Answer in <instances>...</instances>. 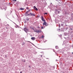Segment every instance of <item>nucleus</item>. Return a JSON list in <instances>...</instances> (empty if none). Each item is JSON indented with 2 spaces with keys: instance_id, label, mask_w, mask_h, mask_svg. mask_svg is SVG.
Returning <instances> with one entry per match:
<instances>
[{
  "instance_id": "1",
  "label": "nucleus",
  "mask_w": 73,
  "mask_h": 73,
  "mask_svg": "<svg viewBox=\"0 0 73 73\" xmlns=\"http://www.w3.org/2000/svg\"><path fill=\"white\" fill-rule=\"evenodd\" d=\"M25 16H35V14H33L32 13H31L29 14H28V11L25 14Z\"/></svg>"
},
{
  "instance_id": "2",
  "label": "nucleus",
  "mask_w": 73,
  "mask_h": 73,
  "mask_svg": "<svg viewBox=\"0 0 73 73\" xmlns=\"http://www.w3.org/2000/svg\"><path fill=\"white\" fill-rule=\"evenodd\" d=\"M69 28H70L69 29V31H68V33H69L70 31H72L73 30V26H69Z\"/></svg>"
},
{
  "instance_id": "3",
  "label": "nucleus",
  "mask_w": 73,
  "mask_h": 73,
  "mask_svg": "<svg viewBox=\"0 0 73 73\" xmlns=\"http://www.w3.org/2000/svg\"><path fill=\"white\" fill-rule=\"evenodd\" d=\"M35 32H36V33H41V32H42L41 30V29H39V30H36V31H35Z\"/></svg>"
},
{
  "instance_id": "4",
  "label": "nucleus",
  "mask_w": 73,
  "mask_h": 73,
  "mask_svg": "<svg viewBox=\"0 0 73 73\" xmlns=\"http://www.w3.org/2000/svg\"><path fill=\"white\" fill-rule=\"evenodd\" d=\"M69 38L68 37H67V38H66V43H68V42H69Z\"/></svg>"
},
{
  "instance_id": "5",
  "label": "nucleus",
  "mask_w": 73,
  "mask_h": 73,
  "mask_svg": "<svg viewBox=\"0 0 73 73\" xmlns=\"http://www.w3.org/2000/svg\"><path fill=\"white\" fill-rule=\"evenodd\" d=\"M55 15H58V10L55 9Z\"/></svg>"
},
{
  "instance_id": "6",
  "label": "nucleus",
  "mask_w": 73,
  "mask_h": 73,
  "mask_svg": "<svg viewBox=\"0 0 73 73\" xmlns=\"http://www.w3.org/2000/svg\"><path fill=\"white\" fill-rule=\"evenodd\" d=\"M33 8L35 10V11H38V9H37V8L36 7V6H34Z\"/></svg>"
},
{
  "instance_id": "7",
  "label": "nucleus",
  "mask_w": 73,
  "mask_h": 73,
  "mask_svg": "<svg viewBox=\"0 0 73 73\" xmlns=\"http://www.w3.org/2000/svg\"><path fill=\"white\" fill-rule=\"evenodd\" d=\"M15 27L16 28H21V27H20V26H19V25H16Z\"/></svg>"
},
{
  "instance_id": "8",
  "label": "nucleus",
  "mask_w": 73,
  "mask_h": 73,
  "mask_svg": "<svg viewBox=\"0 0 73 73\" xmlns=\"http://www.w3.org/2000/svg\"><path fill=\"white\" fill-rule=\"evenodd\" d=\"M41 18H42V21H45V20H44V18L42 16L41 17Z\"/></svg>"
},
{
  "instance_id": "9",
  "label": "nucleus",
  "mask_w": 73,
  "mask_h": 73,
  "mask_svg": "<svg viewBox=\"0 0 73 73\" xmlns=\"http://www.w3.org/2000/svg\"><path fill=\"white\" fill-rule=\"evenodd\" d=\"M67 35H68V33L64 32V36H67Z\"/></svg>"
},
{
  "instance_id": "10",
  "label": "nucleus",
  "mask_w": 73,
  "mask_h": 73,
  "mask_svg": "<svg viewBox=\"0 0 73 73\" xmlns=\"http://www.w3.org/2000/svg\"><path fill=\"white\" fill-rule=\"evenodd\" d=\"M44 23H43V25H46V24H47V23H46V21H44Z\"/></svg>"
},
{
  "instance_id": "11",
  "label": "nucleus",
  "mask_w": 73,
  "mask_h": 73,
  "mask_svg": "<svg viewBox=\"0 0 73 73\" xmlns=\"http://www.w3.org/2000/svg\"><path fill=\"white\" fill-rule=\"evenodd\" d=\"M61 31H62V32H64V28H61Z\"/></svg>"
},
{
  "instance_id": "12",
  "label": "nucleus",
  "mask_w": 73,
  "mask_h": 73,
  "mask_svg": "<svg viewBox=\"0 0 73 73\" xmlns=\"http://www.w3.org/2000/svg\"><path fill=\"white\" fill-rule=\"evenodd\" d=\"M31 39L32 40H35V37H32L31 38Z\"/></svg>"
},
{
  "instance_id": "13",
  "label": "nucleus",
  "mask_w": 73,
  "mask_h": 73,
  "mask_svg": "<svg viewBox=\"0 0 73 73\" xmlns=\"http://www.w3.org/2000/svg\"><path fill=\"white\" fill-rule=\"evenodd\" d=\"M68 27H67L66 29L65 28V31H68L67 30H68Z\"/></svg>"
},
{
  "instance_id": "14",
  "label": "nucleus",
  "mask_w": 73,
  "mask_h": 73,
  "mask_svg": "<svg viewBox=\"0 0 73 73\" xmlns=\"http://www.w3.org/2000/svg\"><path fill=\"white\" fill-rule=\"evenodd\" d=\"M68 49V48L66 47H65L64 48V50H67V49Z\"/></svg>"
},
{
  "instance_id": "15",
  "label": "nucleus",
  "mask_w": 73,
  "mask_h": 73,
  "mask_svg": "<svg viewBox=\"0 0 73 73\" xmlns=\"http://www.w3.org/2000/svg\"><path fill=\"white\" fill-rule=\"evenodd\" d=\"M67 54L68 56H69V55L70 54V52H68L67 53Z\"/></svg>"
},
{
  "instance_id": "16",
  "label": "nucleus",
  "mask_w": 73,
  "mask_h": 73,
  "mask_svg": "<svg viewBox=\"0 0 73 73\" xmlns=\"http://www.w3.org/2000/svg\"><path fill=\"white\" fill-rule=\"evenodd\" d=\"M29 19L28 18H27L26 19V20H27V21H29Z\"/></svg>"
},
{
  "instance_id": "17",
  "label": "nucleus",
  "mask_w": 73,
  "mask_h": 73,
  "mask_svg": "<svg viewBox=\"0 0 73 73\" xmlns=\"http://www.w3.org/2000/svg\"><path fill=\"white\" fill-rule=\"evenodd\" d=\"M25 44V42H23L22 43V45L23 46V45H24Z\"/></svg>"
},
{
  "instance_id": "18",
  "label": "nucleus",
  "mask_w": 73,
  "mask_h": 73,
  "mask_svg": "<svg viewBox=\"0 0 73 73\" xmlns=\"http://www.w3.org/2000/svg\"><path fill=\"white\" fill-rule=\"evenodd\" d=\"M55 48L57 49H58V46H55Z\"/></svg>"
},
{
  "instance_id": "19",
  "label": "nucleus",
  "mask_w": 73,
  "mask_h": 73,
  "mask_svg": "<svg viewBox=\"0 0 73 73\" xmlns=\"http://www.w3.org/2000/svg\"><path fill=\"white\" fill-rule=\"evenodd\" d=\"M20 9V10H24V9L23 8H21Z\"/></svg>"
},
{
  "instance_id": "20",
  "label": "nucleus",
  "mask_w": 73,
  "mask_h": 73,
  "mask_svg": "<svg viewBox=\"0 0 73 73\" xmlns=\"http://www.w3.org/2000/svg\"><path fill=\"white\" fill-rule=\"evenodd\" d=\"M28 42H30V43H31L32 44V45H33L34 46H35V44H33L32 43V42H31L29 41Z\"/></svg>"
},
{
  "instance_id": "21",
  "label": "nucleus",
  "mask_w": 73,
  "mask_h": 73,
  "mask_svg": "<svg viewBox=\"0 0 73 73\" xmlns=\"http://www.w3.org/2000/svg\"><path fill=\"white\" fill-rule=\"evenodd\" d=\"M24 31H25V32H26V33H28L27 32V31L26 30H25V29H24Z\"/></svg>"
},
{
  "instance_id": "22",
  "label": "nucleus",
  "mask_w": 73,
  "mask_h": 73,
  "mask_svg": "<svg viewBox=\"0 0 73 73\" xmlns=\"http://www.w3.org/2000/svg\"><path fill=\"white\" fill-rule=\"evenodd\" d=\"M71 20H72V21H73V17H71Z\"/></svg>"
},
{
  "instance_id": "23",
  "label": "nucleus",
  "mask_w": 73,
  "mask_h": 73,
  "mask_svg": "<svg viewBox=\"0 0 73 73\" xmlns=\"http://www.w3.org/2000/svg\"><path fill=\"white\" fill-rule=\"evenodd\" d=\"M61 13V12L60 11H58V14H59V13Z\"/></svg>"
},
{
  "instance_id": "24",
  "label": "nucleus",
  "mask_w": 73,
  "mask_h": 73,
  "mask_svg": "<svg viewBox=\"0 0 73 73\" xmlns=\"http://www.w3.org/2000/svg\"><path fill=\"white\" fill-rule=\"evenodd\" d=\"M61 26H62V27H63V26H64V24L62 23L61 24Z\"/></svg>"
},
{
  "instance_id": "25",
  "label": "nucleus",
  "mask_w": 73,
  "mask_h": 73,
  "mask_svg": "<svg viewBox=\"0 0 73 73\" xmlns=\"http://www.w3.org/2000/svg\"><path fill=\"white\" fill-rule=\"evenodd\" d=\"M32 29L33 30V31H34V32L35 31H36L35 30V29H34V28L32 27Z\"/></svg>"
},
{
  "instance_id": "26",
  "label": "nucleus",
  "mask_w": 73,
  "mask_h": 73,
  "mask_svg": "<svg viewBox=\"0 0 73 73\" xmlns=\"http://www.w3.org/2000/svg\"><path fill=\"white\" fill-rule=\"evenodd\" d=\"M25 29V30H26V31H28V29L26 28V27H25L24 29Z\"/></svg>"
},
{
  "instance_id": "27",
  "label": "nucleus",
  "mask_w": 73,
  "mask_h": 73,
  "mask_svg": "<svg viewBox=\"0 0 73 73\" xmlns=\"http://www.w3.org/2000/svg\"><path fill=\"white\" fill-rule=\"evenodd\" d=\"M10 20L11 21H12V22H13V23H14V24H15V25H17V24H16L15 23V22H14L12 21H11V20Z\"/></svg>"
},
{
  "instance_id": "28",
  "label": "nucleus",
  "mask_w": 73,
  "mask_h": 73,
  "mask_svg": "<svg viewBox=\"0 0 73 73\" xmlns=\"http://www.w3.org/2000/svg\"><path fill=\"white\" fill-rule=\"evenodd\" d=\"M47 14H48V13H44V15H47Z\"/></svg>"
},
{
  "instance_id": "29",
  "label": "nucleus",
  "mask_w": 73,
  "mask_h": 73,
  "mask_svg": "<svg viewBox=\"0 0 73 73\" xmlns=\"http://www.w3.org/2000/svg\"><path fill=\"white\" fill-rule=\"evenodd\" d=\"M29 8V7H26V9H28Z\"/></svg>"
},
{
  "instance_id": "30",
  "label": "nucleus",
  "mask_w": 73,
  "mask_h": 73,
  "mask_svg": "<svg viewBox=\"0 0 73 73\" xmlns=\"http://www.w3.org/2000/svg\"><path fill=\"white\" fill-rule=\"evenodd\" d=\"M39 29H40V27H37Z\"/></svg>"
},
{
  "instance_id": "31",
  "label": "nucleus",
  "mask_w": 73,
  "mask_h": 73,
  "mask_svg": "<svg viewBox=\"0 0 73 73\" xmlns=\"http://www.w3.org/2000/svg\"><path fill=\"white\" fill-rule=\"evenodd\" d=\"M57 30L58 31H59L60 30V29H57Z\"/></svg>"
},
{
  "instance_id": "32",
  "label": "nucleus",
  "mask_w": 73,
  "mask_h": 73,
  "mask_svg": "<svg viewBox=\"0 0 73 73\" xmlns=\"http://www.w3.org/2000/svg\"><path fill=\"white\" fill-rule=\"evenodd\" d=\"M42 38H44V35H42Z\"/></svg>"
},
{
  "instance_id": "33",
  "label": "nucleus",
  "mask_w": 73,
  "mask_h": 73,
  "mask_svg": "<svg viewBox=\"0 0 73 73\" xmlns=\"http://www.w3.org/2000/svg\"><path fill=\"white\" fill-rule=\"evenodd\" d=\"M60 27H61V25H60L59 24V28H60Z\"/></svg>"
},
{
  "instance_id": "34",
  "label": "nucleus",
  "mask_w": 73,
  "mask_h": 73,
  "mask_svg": "<svg viewBox=\"0 0 73 73\" xmlns=\"http://www.w3.org/2000/svg\"><path fill=\"white\" fill-rule=\"evenodd\" d=\"M25 23H27V21L25 20Z\"/></svg>"
},
{
  "instance_id": "35",
  "label": "nucleus",
  "mask_w": 73,
  "mask_h": 73,
  "mask_svg": "<svg viewBox=\"0 0 73 73\" xmlns=\"http://www.w3.org/2000/svg\"><path fill=\"white\" fill-rule=\"evenodd\" d=\"M70 15H73V13H71L70 14Z\"/></svg>"
},
{
  "instance_id": "36",
  "label": "nucleus",
  "mask_w": 73,
  "mask_h": 73,
  "mask_svg": "<svg viewBox=\"0 0 73 73\" xmlns=\"http://www.w3.org/2000/svg\"><path fill=\"white\" fill-rule=\"evenodd\" d=\"M61 36H62V35L61 34L59 36V37H61Z\"/></svg>"
},
{
  "instance_id": "37",
  "label": "nucleus",
  "mask_w": 73,
  "mask_h": 73,
  "mask_svg": "<svg viewBox=\"0 0 73 73\" xmlns=\"http://www.w3.org/2000/svg\"><path fill=\"white\" fill-rule=\"evenodd\" d=\"M28 12H30V11H31V10H29L28 11H27Z\"/></svg>"
},
{
  "instance_id": "38",
  "label": "nucleus",
  "mask_w": 73,
  "mask_h": 73,
  "mask_svg": "<svg viewBox=\"0 0 73 73\" xmlns=\"http://www.w3.org/2000/svg\"><path fill=\"white\" fill-rule=\"evenodd\" d=\"M22 61H23V62H25V60H22Z\"/></svg>"
},
{
  "instance_id": "39",
  "label": "nucleus",
  "mask_w": 73,
  "mask_h": 73,
  "mask_svg": "<svg viewBox=\"0 0 73 73\" xmlns=\"http://www.w3.org/2000/svg\"><path fill=\"white\" fill-rule=\"evenodd\" d=\"M48 26V24H46V25H45V27H47Z\"/></svg>"
},
{
  "instance_id": "40",
  "label": "nucleus",
  "mask_w": 73,
  "mask_h": 73,
  "mask_svg": "<svg viewBox=\"0 0 73 73\" xmlns=\"http://www.w3.org/2000/svg\"><path fill=\"white\" fill-rule=\"evenodd\" d=\"M47 41V40H46L45 41H44V42L45 43V42Z\"/></svg>"
},
{
  "instance_id": "41",
  "label": "nucleus",
  "mask_w": 73,
  "mask_h": 73,
  "mask_svg": "<svg viewBox=\"0 0 73 73\" xmlns=\"http://www.w3.org/2000/svg\"><path fill=\"white\" fill-rule=\"evenodd\" d=\"M29 68H31V66H30L29 65Z\"/></svg>"
},
{
  "instance_id": "42",
  "label": "nucleus",
  "mask_w": 73,
  "mask_h": 73,
  "mask_svg": "<svg viewBox=\"0 0 73 73\" xmlns=\"http://www.w3.org/2000/svg\"><path fill=\"white\" fill-rule=\"evenodd\" d=\"M41 29H43V27H41Z\"/></svg>"
},
{
  "instance_id": "43",
  "label": "nucleus",
  "mask_w": 73,
  "mask_h": 73,
  "mask_svg": "<svg viewBox=\"0 0 73 73\" xmlns=\"http://www.w3.org/2000/svg\"><path fill=\"white\" fill-rule=\"evenodd\" d=\"M56 61H58V60L56 59Z\"/></svg>"
},
{
  "instance_id": "44",
  "label": "nucleus",
  "mask_w": 73,
  "mask_h": 73,
  "mask_svg": "<svg viewBox=\"0 0 73 73\" xmlns=\"http://www.w3.org/2000/svg\"><path fill=\"white\" fill-rule=\"evenodd\" d=\"M65 26H68V25H65Z\"/></svg>"
},
{
  "instance_id": "45",
  "label": "nucleus",
  "mask_w": 73,
  "mask_h": 73,
  "mask_svg": "<svg viewBox=\"0 0 73 73\" xmlns=\"http://www.w3.org/2000/svg\"><path fill=\"white\" fill-rule=\"evenodd\" d=\"M56 1H58V0H55Z\"/></svg>"
},
{
  "instance_id": "46",
  "label": "nucleus",
  "mask_w": 73,
  "mask_h": 73,
  "mask_svg": "<svg viewBox=\"0 0 73 73\" xmlns=\"http://www.w3.org/2000/svg\"><path fill=\"white\" fill-rule=\"evenodd\" d=\"M14 1H15L16 2V1L17 0H14Z\"/></svg>"
},
{
  "instance_id": "47",
  "label": "nucleus",
  "mask_w": 73,
  "mask_h": 73,
  "mask_svg": "<svg viewBox=\"0 0 73 73\" xmlns=\"http://www.w3.org/2000/svg\"><path fill=\"white\" fill-rule=\"evenodd\" d=\"M4 44H5V45H6V44L5 43H4Z\"/></svg>"
},
{
  "instance_id": "48",
  "label": "nucleus",
  "mask_w": 73,
  "mask_h": 73,
  "mask_svg": "<svg viewBox=\"0 0 73 73\" xmlns=\"http://www.w3.org/2000/svg\"><path fill=\"white\" fill-rule=\"evenodd\" d=\"M65 55L66 56V55H67L66 54H65Z\"/></svg>"
},
{
  "instance_id": "49",
  "label": "nucleus",
  "mask_w": 73,
  "mask_h": 73,
  "mask_svg": "<svg viewBox=\"0 0 73 73\" xmlns=\"http://www.w3.org/2000/svg\"><path fill=\"white\" fill-rule=\"evenodd\" d=\"M53 51L55 52V51H54V50H53Z\"/></svg>"
},
{
  "instance_id": "50",
  "label": "nucleus",
  "mask_w": 73,
  "mask_h": 73,
  "mask_svg": "<svg viewBox=\"0 0 73 73\" xmlns=\"http://www.w3.org/2000/svg\"><path fill=\"white\" fill-rule=\"evenodd\" d=\"M72 54L73 55V52H72Z\"/></svg>"
},
{
  "instance_id": "51",
  "label": "nucleus",
  "mask_w": 73,
  "mask_h": 73,
  "mask_svg": "<svg viewBox=\"0 0 73 73\" xmlns=\"http://www.w3.org/2000/svg\"><path fill=\"white\" fill-rule=\"evenodd\" d=\"M20 73H22V72H20Z\"/></svg>"
},
{
  "instance_id": "52",
  "label": "nucleus",
  "mask_w": 73,
  "mask_h": 73,
  "mask_svg": "<svg viewBox=\"0 0 73 73\" xmlns=\"http://www.w3.org/2000/svg\"><path fill=\"white\" fill-rule=\"evenodd\" d=\"M65 14H66V13H65Z\"/></svg>"
},
{
  "instance_id": "53",
  "label": "nucleus",
  "mask_w": 73,
  "mask_h": 73,
  "mask_svg": "<svg viewBox=\"0 0 73 73\" xmlns=\"http://www.w3.org/2000/svg\"><path fill=\"white\" fill-rule=\"evenodd\" d=\"M30 28H32V27H31Z\"/></svg>"
},
{
  "instance_id": "54",
  "label": "nucleus",
  "mask_w": 73,
  "mask_h": 73,
  "mask_svg": "<svg viewBox=\"0 0 73 73\" xmlns=\"http://www.w3.org/2000/svg\"><path fill=\"white\" fill-rule=\"evenodd\" d=\"M5 57H7V55H5Z\"/></svg>"
},
{
  "instance_id": "55",
  "label": "nucleus",
  "mask_w": 73,
  "mask_h": 73,
  "mask_svg": "<svg viewBox=\"0 0 73 73\" xmlns=\"http://www.w3.org/2000/svg\"><path fill=\"white\" fill-rule=\"evenodd\" d=\"M39 38H41V37H39Z\"/></svg>"
},
{
  "instance_id": "56",
  "label": "nucleus",
  "mask_w": 73,
  "mask_h": 73,
  "mask_svg": "<svg viewBox=\"0 0 73 73\" xmlns=\"http://www.w3.org/2000/svg\"><path fill=\"white\" fill-rule=\"evenodd\" d=\"M6 28H7V29H8V28L7 27H6Z\"/></svg>"
},
{
  "instance_id": "57",
  "label": "nucleus",
  "mask_w": 73,
  "mask_h": 73,
  "mask_svg": "<svg viewBox=\"0 0 73 73\" xmlns=\"http://www.w3.org/2000/svg\"><path fill=\"white\" fill-rule=\"evenodd\" d=\"M51 4H52V3H51Z\"/></svg>"
},
{
  "instance_id": "58",
  "label": "nucleus",
  "mask_w": 73,
  "mask_h": 73,
  "mask_svg": "<svg viewBox=\"0 0 73 73\" xmlns=\"http://www.w3.org/2000/svg\"><path fill=\"white\" fill-rule=\"evenodd\" d=\"M42 55H41V57H42Z\"/></svg>"
},
{
  "instance_id": "59",
  "label": "nucleus",
  "mask_w": 73,
  "mask_h": 73,
  "mask_svg": "<svg viewBox=\"0 0 73 73\" xmlns=\"http://www.w3.org/2000/svg\"><path fill=\"white\" fill-rule=\"evenodd\" d=\"M0 21H1V19H0Z\"/></svg>"
},
{
  "instance_id": "60",
  "label": "nucleus",
  "mask_w": 73,
  "mask_h": 73,
  "mask_svg": "<svg viewBox=\"0 0 73 73\" xmlns=\"http://www.w3.org/2000/svg\"><path fill=\"white\" fill-rule=\"evenodd\" d=\"M58 1H60V0H58Z\"/></svg>"
},
{
  "instance_id": "61",
  "label": "nucleus",
  "mask_w": 73,
  "mask_h": 73,
  "mask_svg": "<svg viewBox=\"0 0 73 73\" xmlns=\"http://www.w3.org/2000/svg\"><path fill=\"white\" fill-rule=\"evenodd\" d=\"M36 53H37V52H35Z\"/></svg>"
},
{
  "instance_id": "62",
  "label": "nucleus",
  "mask_w": 73,
  "mask_h": 73,
  "mask_svg": "<svg viewBox=\"0 0 73 73\" xmlns=\"http://www.w3.org/2000/svg\"><path fill=\"white\" fill-rule=\"evenodd\" d=\"M46 59H48V58H46Z\"/></svg>"
},
{
  "instance_id": "63",
  "label": "nucleus",
  "mask_w": 73,
  "mask_h": 73,
  "mask_svg": "<svg viewBox=\"0 0 73 73\" xmlns=\"http://www.w3.org/2000/svg\"><path fill=\"white\" fill-rule=\"evenodd\" d=\"M11 13H12V11H11Z\"/></svg>"
},
{
  "instance_id": "64",
  "label": "nucleus",
  "mask_w": 73,
  "mask_h": 73,
  "mask_svg": "<svg viewBox=\"0 0 73 73\" xmlns=\"http://www.w3.org/2000/svg\"><path fill=\"white\" fill-rule=\"evenodd\" d=\"M40 36V35H38V36Z\"/></svg>"
}]
</instances>
